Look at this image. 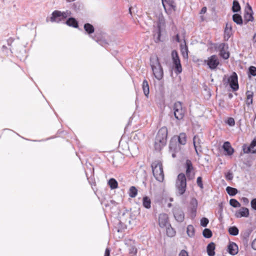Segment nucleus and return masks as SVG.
<instances>
[{
	"label": "nucleus",
	"instance_id": "ddd939ff",
	"mask_svg": "<svg viewBox=\"0 0 256 256\" xmlns=\"http://www.w3.org/2000/svg\"><path fill=\"white\" fill-rule=\"evenodd\" d=\"M198 201L195 198L191 199L190 204L189 212L192 218H194L196 214Z\"/></svg>",
	"mask_w": 256,
	"mask_h": 256
},
{
	"label": "nucleus",
	"instance_id": "13d9d810",
	"mask_svg": "<svg viewBox=\"0 0 256 256\" xmlns=\"http://www.w3.org/2000/svg\"><path fill=\"white\" fill-rule=\"evenodd\" d=\"M176 40L178 42H180V38H179V35L178 34H177L176 35Z\"/></svg>",
	"mask_w": 256,
	"mask_h": 256
},
{
	"label": "nucleus",
	"instance_id": "3c124183",
	"mask_svg": "<svg viewBox=\"0 0 256 256\" xmlns=\"http://www.w3.org/2000/svg\"><path fill=\"white\" fill-rule=\"evenodd\" d=\"M178 256H189V255L186 250H182L179 253Z\"/></svg>",
	"mask_w": 256,
	"mask_h": 256
},
{
	"label": "nucleus",
	"instance_id": "58836bf2",
	"mask_svg": "<svg viewBox=\"0 0 256 256\" xmlns=\"http://www.w3.org/2000/svg\"><path fill=\"white\" fill-rule=\"evenodd\" d=\"M230 204L234 208H238L240 206V203L236 199L230 200Z\"/></svg>",
	"mask_w": 256,
	"mask_h": 256
},
{
	"label": "nucleus",
	"instance_id": "cd10ccee",
	"mask_svg": "<svg viewBox=\"0 0 256 256\" xmlns=\"http://www.w3.org/2000/svg\"><path fill=\"white\" fill-rule=\"evenodd\" d=\"M226 191L228 194L232 196H234L236 195L238 192L236 188L230 186H227L226 188Z\"/></svg>",
	"mask_w": 256,
	"mask_h": 256
},
{
	"label": "nucleus",
	"instance_id": "39448f33",
	"mask_svg": "<svg viewBox=\"0 0 256 256\" xmlns=\"http://www.w3.org/2000/svg\"><path fill=\"white\" fill-rule=\"evenodd\" d=\"M174 117L178 120H182L185 114V110L182 106V104L180 102H176L174 105Z\"/></svg>",
	"mask_w": 256,
	"mask_h": 256
},
{
	"label": "nucleus",
	"instance_id": "4d7b16f0",
	"mask_svg": "<svg viewBox=\"0 0 256 256\" xmlns=\"http://www.w3.org/2000/svg\"><path fill=\"white\" fill-rule=\"evenodd\" d=\"M242 200L243 202L246 204H248L249 202L248 198H246L244 197L242 198Z\"/></svg>",
	"mask_w": 256,
	"mask_h": 256
},
{
	"label": "nucleus",
	"instance_id": "a878e982",
	"mask_svg": "<svg viewBox=\"0 0 256 256\" xmlns=\"http://www.w3.org/2000/svg\"><path fill=\"white\" fill-rule=\"evenodd\" d=\"M246 104L248 106H250L252 104V98H253V92L251 91H247L246 92Z\"/></svg>",
	"mask_w": 256,
	"mask_h": 256
},
{
	"label": "nucleus",
	"instance_id": "c85d7f7f",
	"mask_svg": "<svg viewBox=\"0 0 256 256\" xmlns=\"http://www.w3.org/2000/svg\"><path fill=\"white\" fill-rule=\"evenodd\" d=\"M240 10V6L237 0H234L232 10L234 12H237Z\"/></svg>",
	"mask_w": 256,
	"mask_h": 256
},
{
	"label": "nucleus",
	"instance_id": "a211bd4d",
	"mask_svg": "<svg viewBox=\"0 0 256 256\" xmlns=\"http://www.w3.org/2000/svg\"><path fill=\"white\" fill-rule=\"evenodd\" d=\"M228 248L229 254L232 256H234L238 252V246L234 242H230L229 243L228 246Z\"/></svg>",
	"mask_w": 256,
	"mask_h": 256
},
{
	"label": "nucleus",
	"instance_id": "5701e85b",
	"mask_svg": "<svg viewBox=\"0 0 256 256\" xmlns=\"http://www.w3.org/2000/svg\"><path fill=\"white\" fill-rule=\"evenodd\" d=\"M84 28L85 31L88 34H90L94 32V26L89 23L85 24H84Z\"/></svg>",
	"mask_w": 256,
	"mask_h": 256
},
{
	"label": "nucleus",
	"instance_id": "864d4df0",
	"mask_svg": "<svg viewBox=\"0 0 256 256\" xmlns=\"http://www.w3.org/2000/svg\"><path fill=\"white\" fill-rule=\"evenodd\" d=\"M252 248L254 250H256V238L254 239L252 242Z\"/></svg>",
	"mask_w": 256,
	"mask_h": 256
},
{
	"label": "nucleus",
	"instance_id": "c756f323",
	"mask_svg": "<svg viewBox=\"0 0 256 256\" xmlns=\"http://www.w3.org/2000/svg\"><path fill=\"white\" fill-rule=\"evenodd\" d=\"M178 142L182 145L186 144V136L184 133H180L178 137Z\"/></svg>",
	"mask_w": 256,
	"mask_h": 256
},
{
	"label": "nucleus",
	"instance_id": "c03bdc74",
	"mask_svg": "<svg viewBox=\"0 0 256 256\" xmlns=\"http://www.w3.org/2000/svg\"><path fill=\"white\" fill-rule=\"evenodd\" d=\"M166 4H168L170 8H172L173 10H174V11L176 10V6L174 4V2L168 0V2L166 3Z\"/></svg>",
	"mask_w": 256,
	"mask_h": 256
},
{
	"label": "nucleus",
	"instance_id": "f257e3e1",
	"mask_svg": "<svg viewBox=\"0 0 256 256\" xmlns=\"http://www.w3.org/2000/svg\"><path fill=\"white\" fill-rule=\"evenodd\" d=\"M168 137V129L166 126L161 128L158 131L154 140V148L160 151L166 145Z\"/></svg>",
	"mask_w": 256,
	"mask_h": 256
},
{
	"label": "nucleus",
	"instance_id": "37998d69",
	"mask_svg": "<svg viewBox=\"0 0 256 256\" xmlns=\"http://www.w3.org/2000/svg\"><path fill=\"white\" fill-rule=\"evenodd\" d=\"M209 220L206 218H202L200 220V225L203 227H206L208 224Z\"/></svg>",
	"mask_w": 256,
	"mask_h": 256
},
{
	"label": "nucleus",
	"instance_id": "412c9836",
	"mask_svg": "<svg viewBox=\"0 0 256 256\" xmlns=\"http://www.w3.org/2000/svg\"><path fill=\"white\" fill-rule=\"evenodd\" d=\"M66 23L68 26L73 28H77L78 26V21L74 18H68Z\"/></svg>",
	"mask_w": 256,
	"mask_h": 256
},
{
	"label": "nucleus",
	"instance_id": "a19ab883",
	"mask_svg": "<svg viewBox=\"0 0 256 256\" xmlns=\"http://www.w3.org/2000/svg\"><path fill=\"white\" fill-rule=\"evenodd\" d=\"M248 74L252 76H256V67L250 66L248 68Z\"/></svg>",
	"mask_w": 256,
	"mask_h": 256
},
{
	"label": "nucleus",
	"instance_id": "09e8293b",
	"mask_svg": "<svg viewBox=\"0 0 256 256\" xmlns=\"http://www.w3.org/2000/svg\"><path fill=\"white\" fill-rule=\"evenodd\" d=\"M227 123L230 126H234L235 124V122L233 118H230L228 120Z\"/></svg>",
	"mask_w": 256,
	"mask_h": 256
},
{
	"label": "nucleus",
	"instance_id": "0e129e2a",
	"mask_svg": "<svg viewBox=\"0 0 256 256\" xmlns=\"http://www.w3.org/2000/svg\"><path fill=\"white\" fill-rule=\"evenodd\" d=\"M228 97L230 98H232V94H230L228 95Z\"/></svg>",
	"mask_w": 256,
	"mask_h": 256
},
{
	"label": "nucleus",
	"instance_id": "bb28decb",
	"mask_svg": "<svg viewBox=\"0 0 256 256\" xmlns=\"http://www.w3.org/2000/svg\"><path fill=\"white\" fill-rule=\"evenodd\" d=\"M128 194L130 198H134L137 196L138 190L134 186H132L129 189Z\"/></svg>",
	"mask_w": 256,
	"mask_h": 256
},
{
	"label": "nucleus",
	"instance_id": "4c0bfd02",
	"mask_svg": "<svg viewBox=\"0 0 256 256\" xmlns=\"http://www.w3.org/2000/svg\"><path fill=\"white\" fill-rule=\"evenodd\" d=\"M203 236L207 238H210L212 236V232L208 228H205L202 232Z\"/></svg>",
	"mask_w": 256,
	"mask_h": 256
},
{
	"label": "nucleus",
	"instance_id": "f03ea898",
	"mask_svg": "<svg viewBox=\"0 0 256 256\" xmlns=\"http://www.w3.org/2000/svg\"><path fill=\"white\" fill-rule=\"evenodd\" d=\"M150 65L156 78L159 80H162L164 76V72L157 56L150 58Z\"/></svg>",
	"mask_w": 256,
	"mask_h": 256
},
{
	"label": "nucleus",
	"instance_id": "49530a36",
	"mask_svg": "<svg viewBox=\"0 0 256 256\" xmlns=\"http://www.w3.org/2000/svg\"><path fill=\"white\" fill-rule=\"evenodd\" d=\"M252 146L253 148L252 154H256V138L252 142Z\"/></svg>",
	"mask_w": 256,
	"mask_h": 256
},
{
	"label": "nucleus",
	"instance_id": "9b49d317",
	"mask_svg": "<svg viewBox=\"0 0 256 256\" xmlns=\"http://www.w3.org/2000/svg\"><path fill=\"white\" fill-rule=\"evenodd\" d=\"M158 224L162 228H167L168 226H170L168 216L167 214L162 213L159 215Z\"/></svg>",
	"mask_w": 256,
	"mask_h": 256
},
{
	"label": "nucleus",
	"instance_id": "423d86ee",
	"mask_svg": "<svg viewBox=\"0 0 256 256\" xmlns=\"http://www.w3.org/2000/svg\"><path fill=\"white\" fill-rule=\"evenodd\" d=\"M172 56L174 65V72L178 74L182 72V68L180 64L178 53L176 50H174L172 52Z\"/></svg>",
	"mask_w": 256,
	"mask_h": 256
},
{
	"label": "nucleus",
	"instance_id": "0eeeda50",
	"mask_svg": "<svg viewBox=\"0 0 256 256\" xmlns=\"http://www.w3.org/2000/svg\"><path fill=\"white\" fill-rule=\"evenodd\" d=\"M204 64H206L208 68L211 70H214L220 64L219 59L216 55H212L208 57L207 60H204Z\"/></svg>",
	"mask_w": 256,
	"mask_h": 256
},
{
	"label": "nucleus",
	"instance_id": "a18cd8bd",
	"mask_svg": "<svg viewBox=\"0 0 256 256\" xmlns=\"http://www.w3.org/2000/svg\"><path fill=\"white\" fill-rule=\"evenodd\" d=\"M196 183H197L198 186L201 189H203L204 188V186H203V184H202V178L201 176H199V177H198L197 178Z\"/></svg>",
	"mask_w": 256,
	"mask_h": 256
},
{
	"label": "nucleus",
	"instance_id": "f704fd0d",
	"mask_svg": "<svg viewBox=\"0 0 256 256\" xmlns=\"http://www.w3.org/2000/svg\"><path fill=\"white\" fill-rule=\"evenodd\" d=\"M186 232L190 237H193L194 235V228L193 226L190 224L187 226Z\"/></svg>",
	"mask_w": 256,
	"mask_h": 256
},
{
	"label": "nucleus",
	"instance_id": "c9c22d12",
	"mask_svg": "<svg viewBox=\"0 0 256 256\" xmlns=\"http://www.w3.org/2000/svg\"><path fill=\"white\" fill-rule=\"evenodd\" d=\"M238 229L235 226L230 227L228 228L229 234L234 236H236L238 234Z\"/></svg>",
	"mask_w": 256,
	"mask_h": 256
},
{
	"label": "nucleus",
	"instance_id": "1a4fd4ad",
	"mask_svg": "<svg viewBox=\"0 0 256 256\" xmlns=\"http://www.w3.org/2000/svg\"><path fill=\"white\" fill-rule=\"evenodd\" d=\"M172 212L176 220L178 222H182L184 220V214L179 206L174 207Z\"/></svg>",
	"mask_w": 256,
	"mask_h": 256
},
{
	"label": "nucleus",
	"instance_id": "4468645a",
	"mask_svg": "<svg viewBox=\"0 0 256 256\" xmlns=\"http://www.w3.org/2000/svg\"><path fill=\"white\" fill-rule=\"evenodd\" d=\"M232 35V22H228L226 23L224 30V38L226 40H228Z\"/></svg>",
	"mask_w": 256,
	"mask_h": 256
},
{
	"label": "nucleus",
	"instance_id": "7c9ffc66",
	"mask_svg": "<svg viewBox=\"0 0 256 256\" xmlns=\"http://www.w3.org/2000/svg\"><path fill=\"white\" fill-rule=\"evenodd\" d=\"M108 184L110 186L111 189L114 190L118 188V184L117 181L114 178L110 179L108 182Z\"/></svg>",
	"mask_w": 256,
	"mask_h": 256
},
{
	"label": "nucleus",
	"instance_id": "8fccbe9b",
	"mask_svg": "<svg viewBox=\"0 0 256 256\" xmlns=\"http://www.w3.org/2000/svg\"><path fill=\"white\" fill-rule=\"evenodd\" d=\"M250 204L252 208L256 210V198L252 200Z\"/></svg>",
	"mask_w": 256,
	"mask_h": 256
},
{
	"label": "nucleus",
	"instance_id": "680f3d73",
	"mask_svg": "<svg viewBox=\"0 0 256 256\" xmlns=\"http://www.w3.org/2000/svg\"><path fill=\"white\" fill-rule=\"evenodd\" d=\"M67 2H70L74 1L75 0H66Z\"/></svg>",
	"mask_w": 256,
	"mask_h": 256
},
{
	"label": "nucleus",
	"instance_id": "338daca9",
	"mask_svg": "<svg viewBox=\"0 0 256 256\" xmlns=\"http://www.w3.org/2000/svg\"><path fill=\"white\" fill-rule=\"evenodd\" d=\"M132 250H134V253H136V249H134V248H132Z\"/></svg>",
	"mask_w": 256,
	"mask_h": 256
},
{
	"label": "nucleus",
	"instance_id": "69168bd1",
	"mask_svg": "<svg viewBox=\"0 0 256 256\" xmlns=\"http://www.w3.org/2000/svg\"><path fill=\"white\" fill-rule=\"evenodd\" d=\"M168 207H169V208H170V206H172V204H171L170 203V204H168Z\"/></svg>",
	"mask_w": 256,
	"mask_h": 256
},
{
	"label": "nucleus",
	"instance_id": "bf43d9fd",
	"mask_svg": "<svg viewBox=\"0 0 256 256\" xmlns=\"http://www.w3.org/2000/svg\"><path fill=\"white\" fill-rule=\"evenodd\" d=\"M253 40L254 41V42H256V34H255L254 35V36H253Z\"/></svg>",
	"mask_w": 256,
	"mask_h": 256
},
{
	"label": "nucleus",
	"instance_id": "603ef678",
	"mask_svg": "<svg viewBox=\"0 0 256 256\" xmlns=\"http://www.w3.org/2000/svg\"><path fill=\"white\" fill-rule=\"evenodd\" d=\"M206 10H207L206 7L204 6L200 10V14H204L206 12Z\"/></svg>",
	"mask_w": 256,
	"mask_h": 256
},
{
	"label": "nucleus",
	"instance_id": "774afa93",
	"mask_svg": "<svg viewBox=\"0 0 256 256\" xmlns=\"http://www.w3.org/2000/svg\"><path fill=\"white\" fill-rule=\"evenodd\" d=\"M201 19L202 20H204V16H201Z\"/></svg>",
	"mask_w": 256,
	"mask_h": 256
},
{
	"label": "nucleus",
	"instance_id": "de8ad7c7",
	"mask_svg": "<svg viewBox=\"0 0 256 256\" xmlns=\"http://www.w3.org/2000/svg\"><path fill=\"white\" fill-rule=\"evenodd\" d=\"M227 180H230L233 178V174L232 172H228L225 176Z\"/></svg>",
	"mask_w": 256,
	"mask_h": 256
},
{
	"label": "nucleus",
	"instance_id": "79ce46f5",
	"mask_svg": "<svg viewBox=\"0 0 256 256\" xmlns=\"http://www.w3.org/2000/svg\"><path fill=\"white\" fill-rule=\"evenodd\" d=\"M60 14L61 16H62V18L64 20L66 18H67L71 15V12L70 10H66V12H61Z\"/></svg>",
	"mask_w": 256,
	"mask_h": 256
},
{
	"label": "nucleus",
	"instance_id": "dca6fc26",
	"mask_svg": "<svg viewBox=\"0 0 256 256\" xmlns=\"http://www.w3.org/2000/svg\"><path fill=\"white\" fill-rule=\"evenodd\" d=\"M61 12L59 10H54L52 14V16L50 18V20L52 22H56L58 23L62 21H63L64 20L62 18V16H61Z\"/></svg>",
	"mask_w": 256,
	"mask_h": 256
},
{
	"label": "nucleus",
	"instance_id": "2f4dec72",
	"mask_svg": "<svg viewBox=\"0 0 256 256\" xmlns=\"http://www.w3.org/2000/svg\"><path fill=\"white\" fill-rule=\"evenodd\" d=\"M186 174L188 176H190V172L193 170L192 164L190 160H187L186 162Z\"/></svg>",
	"mask_w": 256,
	"mask_h": 256
},
{
	"label": "nucleus",
	"instance_id": "72a5a7b5",
	"mask_svg": "<svg viewBox=\"0 0 256 256\" xmlns=\"http://www.w3.org/2000/svg\"><path fill=\"white\" fill-rule=\"evenodd\" d=\"M252 142L250 146L244 144L242 146V150L244 154L252 153Z\"/></svg>",
	"mask_w": 256,
	"mask_h": 256
},
{
	"label": "nucleus",
	"instance_id": "4be33fe9",
	"mask_svg": "<svg viewBox=\"0 0 256 256\" xmlns=\"http://www.w3.org/2000/svg\"><path fill=\"white\" fill-rule=\"evenodd\" d=\"M142 90L144 95L148 97L150 93V88L148 82L144 80L142 82Z\"/></svg>",
	"mask_w": 256,
	"mask_h": 256
},
{
	"label": "nucleus",
	"instance_id": "5fc2aeb1",
	"mask_svg": "<svg viewBox=\"0 0 256 256\" xmlns=\"http://www.w3.org/2000/svg\"><path fill=\"white\" fill-rule=\"evenodd\" d=\"M110 250L108 248H106L105 250L104 256H110Z\"/></svg>",
	"mask_w": 256,
	"mask_h": 256
},
{
	"label": "nucleus",
	"instance_id": "7ed1b4c3",
	"mask_svg": "<svg viewBox=\"0 0 256 256\" xmlns=\"http://www.w3.org/2000/svg\"><path fill=\"white\" fill-rule=\"evenodd\" d=\"M175 186L176 194L178 196L183 195L186 192V179L184 174L180 173L178 174Z\"/></svg>",
	"mask_w": 256,
	"mask_h": 256
},
{
	"label": "nucleus",
	"instance_id": "ea45409f",
	"mask_svg": "<svg viewBox=\"0 0 256 256\" xmlns=\"http://www.w3.org/2000/svg\"><path fill=\"white\" fill-rule=\"evenodd\" d=\"M94 40L102 46H106L108 44L107 41L104 38L96 39L94 38Z\"/></svg>",
	"mask_w": 256,
	"mask_h": 256
},
{
	"label": "nucleus",
	"instance_id": "052dcab7",
	"mask_svg": "<svg viewBox=\"0 0 256 256\" xmlns=\"http://www.w3.org/2000/svg\"><path fill=\"white\" fill-rule=\"evenodd\" d=\"M246 234V237H248L249 236V234H250V232H246V234Z\"/></svg>",
	"mask_w": 256,
	"mask_h": 256
},
{
	"label": "nucleus",
	"instance_id": "2eb2a0df",
	"mask_svg": "<svg viewBox=\"0 0 256 256\" xmlns=\"http://www.w3.org/2000/svg\"><path fill=\"white\" fill-rule=\"evenodd\" d=\"M193 144L197 155H199L198 152H202L201 144H202L201 138L198 135H196L193 138Z\"/></svg>",
	"mask_w": 256,
	"mask_h": 256
},
{
	"label": "nucleus",
	"instance_id": "aec40b11",
	"mask_svg": "<svg viewBox=\"0 0 256 256\" xmlns=\"http://www.w3.org/2000/svg\"><path fill=\"white\" fill-rule=\"evenodd\" d=\"M215 244L211 242L208 244L206 247V251L208 256H214L215 255Z\"/></svg>",
	"mask_w": 256,
	"mask_h": 256
},
{
	"label": "nucleus",
	"instance_id": "393cba45",
	"mask_svg": "<svg viewBox=\"0 0 256 256\" xmlns=\"http://www.w3.org/2000/svg\"><path fill=\"white\" fill-rule=\"evenodd\" d=\"M142 205L146 208L149 209L150 208L151 200L148 196H145L143 198Z\"/></svg>",
	"mask_w": 256,
	"mask_h": 256
},
{
	"label": "nucleus",
	"instance_id": "f8f14e48",
	"mask_svg": "<svg viewBox=\"0 0 256 256\" xmlns=\"http://www.w3.org/2000/svg\"><path fill=\"white\" fill-rule=\"evenodd\" d=\"M244 18L245 24H246L249 22H252L254 20L252 8L248 4V6L245 10Z\"/></svg>",
	"mask_w": 256,
	"mask_h": 256
},
{
	"label": "nucleus",
	"instance_id": "e2e57ef3",
	"mask_svg": "<svg viewBox=\"0 0 256 256\" xmlns=\"http://www.w3.org/2000/svg\"><path fill=\"white\" fill-rule=\"evenodd\" d=\"M160 36V30H159L158 34V39H159Z\"/></svg>",
	"mask_w": 256,
	"mask_h": 256
},
{
	"label": "nucleus",
	"instance_id": "20e7f679",
	"mask_svg": "<svg viewBox=\"0 0 256 256\" xmlns=\"http://www.w3.org/2000/svg\"><path fill=\"white\" fill-rule=\"evenodd\" d=\"M152 173L155 178L160 182L164 180V173L162 163L159 160L154 162L152 164Z\"/></svg>",
	"mask_w": 256,
	"mask_h": 256
},
{
	"label": "nucleus",
	"instance_id": "6e6552de",
	"mask_svg": "<svg viewBox=\"0 0 256 256\" xmlns=\"http://www.w3.org/2000/svg\"><path fill=\"white\" fill-rule=\"evenodd\" d=\"M228 82L233 91H236L238 90L239 86L238 84V76L235 72H234L228 78Z\"/></svg>",
	"mask_w": 256,
	"mask_h": 256
},
{
	"label": "nucleus",
	"instance_id": "f3484780",
	"mask_svg": "<svg viewBox=\"0 0 256 256\" xmlns=\"http://www.w3.org/2000/svg\"><path fill=\"white\" fill-rule=\"evenodd\" d=\"M249 214L250 213L248 209L245 207L242 208L235 213V216L237 218H240L242 217L247 218L249 216Z\"/></svg>",
	"mask_w": 256,
	"mask_h": 256
},
{
	"label": "nucleus",
	"instance_id": "9d476101",
	"mask_svg": "<svg viewBox=\"0 0 256 256\" xmlns=\"http://www.w3.org/2000/svg\"><path fill=\"white\" fill-rule=\"evenodd\" d=\"M220 50V55L224 60H227L230 57V53L228 51V46L227 44L222 43L218 47Z\"/></svg>",
	"mask_w": 256,
	"mask_h": 256
},
{
	"label": "nucleus",
	"instance_id": "6e6d98bb",
	"mask_svg": "<svg viewBox=\"0 0 256 256\" xmlns=\"http://www.w3.org/2000/svg\"><path fill=\"white\" fill-rule=\"evenodd\" d=\"M169 0H162V6L165 10H166V2H168V1Z\"/></svg>",
	"mask_w": 256,
	"mask_h": 256
},
{
	"label": "nucleus",
	"instance_id": "b1692460",
	"mask_svg": "<svg viewBox=\"0 0 256 256\" xmlns=\"http://www.w3.org/2000/svg\"><path fill=\"white\" fill-rule=\"evenodd\" d=\"M232 20L234 22L238 25H242L243 23V20L241 16L238 14H233Z\"/></svg>",
	"mask_w": 256,
	"mask_h": 256
},
{
	"label": "nucleus",
	"instance_id": "6ab92c4d",
	"mask_svg": "<svg viewBox=\"0 0 256 256\" xmlns=\"http://www.w3.org/2000/svg\"><path fill=\"white\" fill-rule=\"evenodd\" d=\"M222 148L226 152V154L232 156L234 152V149L232 148L229 142H225L222 145Z\"/></svg>",
	"mask_w": 256,
	"mask_h": 256
},
{
	"label": "nucleus",
	"instance_id": "e433bc0d",
	"mask_svg": "<svg viewBox=\"0 0 256 256\" xmlns=\"http://www.w3.org/2000/svg\"><path fill=\"white\" fill-rule=\"evenodd\" d=\"M180 51L183 57L187 58H188V48L186 45L184 46H181Z\"/></svg>",
	"mask_w": 256,
	"mask_h": 256
},
{
	"label": "nucleus",
	"instance_id": "473e14b6",
	"mask_svg": "<svg viewBox=\"0 0 256 256\" xmlns=\"http://www.w3.org/2000/svg\"><path fill=\"white\" fill-rule=\"evenodd\" d=\"M166 228V234L169 237H173L176 234V231L174 228L172 227V226H168Z\"/></svg>",
	"mask_w": 256,
	"mask_h": 256
}]
</instances>
